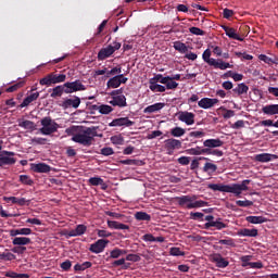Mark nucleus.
<instances>
[{"instance_id": "9d476101", "label": "nucleus", "mask_w": 278, "mask_h": 278, "mask_svg": "<svg viewBox=\"0 0 278 278\" xmlns=\"http://www.w3.org/2000/svg\"><path fill=\"white\" fill-rule=\"evenodd\" d=\"M164 149L167 151V155H174L175 150L181 149V141L175 138H170L164 141Z\"/></svg>"}, {"instance_id": "7c9ffc66", "label": "nucleus", "mask_w": 278, "mask_h": 278, "mask_svg": "<svg viewBox=\"0 0 278 278\" xmlns=\"http://www.w3.org/2000/svg\"><path fill=\"white\" fill-rule=\"evenodd\" d=\"M12 244H14V247H25L31 244V239L27 237H15Z\"/></svg>"}, {"instance_id": "7ed1b4c3", "label": "nucleus", "mask_w": 278, "mask_h": 278, "mask_svg": "<svg viewBox=\"0 0 278 278\" xmlns=\"http://www.w3.org/2000/svg\"><path fill=\"white\" fill-rule=\"evenodd\" d=\"M199 195H181L177 197L176 201L180 207H186V210H197L199 207H207V202L203 200H197Z\"/></svg>"}, {"instance_id": "cd10ccee", "label": "nucleus", "mask_w": 278, "mask_h": 278, "mask_svg": "<svg viewBox=\"0 0 278 278\" xmlns=\"http://www.w3.org/2000/svg\"><path fill=\"white\" fill-rule=\"evenodd\" d=\"M262 112L266 116H275V114H278V104H267L262 108Z\"/></svg>"}, {"instance_id": "1a4fd4ad", "label": "nucleus", "mask_w": 278, "mask_h": 278, "mask_svg": "<svg viewBox=\"0 0 278 278\" xmlns=\"http://www.w3.org/2000/svg\"><path fill=\"white\" fill-rule=\"evenodd\" d=\"M65 86V94H73V92H81L86 90V86L81 83V80H75L72 83L63 84Z\"/></svg>"}, {"instance_id": "b1692460", "label": "nucleus", "mask_w": 278, "mask_h": 278, "mask_svg": "<svg viewBox=\"0 0 278 278\" xmlns=\"http://www.w3.org/2000/svg\"><path fill=\"white\" fill-rule=\"evenodd\" d=\"M88 231V227L86 225L79 224L75 229L70 230L68 236L71 238H77V236H84Z\"/></svg>"}, {"instance_id": "a18cd8bd", "label": "nucleus", "mask_w": 278, "mask_h": 278, "mask_svg": "<svg viewBox=\"0 0 278 278\" xmlns=\"http://www.w3.org/2000/svg\"><path fill=\"white\" fill-rule=\"evenodd\" d=\"M251 260H253V255H243L240 257L241 266L242 268H247V266H251L252 262H250Z\"/></svg>"}, {"instance_id": "4d7b16f0", "label": "nucleus", "mask_w": 278, "mask_h": 278, "mask_svg": "<svg viewBox=\"0 0 278 278\" xmlns=\"http://www.w3.org/2000/svg\"><path fill=\"white\" fill-rule=\"evenodd\" d=\"M205 217V214L201 213V212H191L190 213V218H192V220H204L203 218Z\"/></svg>"}, {"instance_id": "5fc2aeb1", "label": "nucleus", "mask_w": 278, "mask_h": 278, "mask_svg": "<svg viewBox=\"0 0 278 278\" xmlns=\"http://www.w3.org/2000/svg\"><path fill=\"white\" fill-rule=\"evenodd\" d=\"M236 205H238L239 207H251L253 205V201L251 200H237L236 201Z\"/></svg>"}, {"instance_id": "f03ea898", "label": "nucleus", "mask_w": 278, "mask_h": 278, "mask_svg": "<svg viewBox=\"0 0 278 278\" xmlns=\"http://www.w3.org/2000/svg\"><path fill=\"white\" fill-rule=\"evenodd\" d=\"M249 184L251 180L245 179L242 180L241 184H231V185H220V184H210V190H214L215 192H229L230 194H235V197H240L242 192L249 190Z\"/></svg>"}, {"instance_id": "2eb2a0df", "label": "nucleus", "mask_w": 278, "mask_h": 278, "mask_svg": "<svg viewBox=\"0 0 278 278\" xmlns=\"http://www.w3.org/2000/svg\"><path fill=\"white\" fill-rule=\"evenodd\" d=\"M211 262L216 264L217 268H227V266H229V261L223 257L219 253L211 255Z\"/></svg>"}, {"instance_id": "79ce46f5", "label": "nucleus", "mask_w": 278, "mask_h": 278, "mask_svg": "<svg viewBox=\"0 0 278 278\" xmlns=\"http://www.w3.org/2000/svg\"><path fill=\"white\" fill-rule=\"evenodd\" d=\"M121 73H123V70L118 66L113 67L111 71L106 70V77H116V75H122Z\"/></svg>"}, {"instance_id": "6ab92c4d", "label": "nucleus", "mask_w": 278, "mask_h": 278, "mask_svg": "<svg viewBox=\"0 0 278 278\" xmlns=\"http://www.w3.org/2000/svg\"><path fill=\"white\" fill-rule=\"evenodd\" d=\"M222 29H224L228 38H231L232 40H239V42H244V38L236 33V28L223 25Z\"/></svg>"}, {"instance_id": "a211bd4d", "label": "nucleus", "mask_w": 278, "mask_h": 278, "mask_svg": "<svg viewBox=\"0 0 278 278\" xmlns=\"http://www.w3.org/2000/svg\"><path fill=\"white\" fill-rule=\"evenodd\" d=\"M109 103L113 108H127V98L124 94L113 97Z\"/></svg>"}, {"instance_id": "a878e982", "label": "nucleus", "mask_w": 278, "mask_h": 278, "mask_svg": "<svg viewBox=\"0 0 278 278\" xmlns=\"http://www.w3.org/2000/svg\"><path fill=\"white\" fill-rule=\"evenodd\" d=\"M238 236H241L243 238H257V229L253 228V229H249V228H243L240 229L237 232Z\"/></svg>"}, {"instance_id": "774afa93", "label": "nucleus", "mask_w": 278, "mask_h": 278, "mask_svg": "<svg viewBox=\"0 0 278 278\" xmlns=\"http://www.w3.org/2000/svg\"><path fill=\"white\" fill-rule=\"evenodd\" d=\"M244 127V121L239 119L235 124L231 125V129H243Z\"/></svg>"}, {"instance_id": "dca6fc26", "label": "nucleus", "mask_w": 278, "mask_h": 278, "mask_svg": "<svg viewBox=\"0 0 278 278\" xmlns=\"http://www.w3.org/2000/svg\"><path fill=\"white\" fill-rule=\"evenodd\" d=\"M178 121H181L186 125H194V113L188 111L180 112L178 114Z\"/></svg>"}, {"instance_id": "37998d69", "label": "nucleus", "mask_w": 278, "mask_h": 278, "mask_svg": "<svg viewBox=\"0 0 278 278\" xmlns=\"http://www.w3.org/2000/svg\"><path fill=\"white\" fill-rule=\"evenodd\" d=\"M203 170L204 173H216V170H218V166L213 163H205Z\"/></svg>"}, {"instance_id": "8fccbe9b", "label": "nucleus", "mask_w": 278, "mask_h": 278, "mask_svg": "<svg viewBox=\"0 0 278 278\" xmlns=\"http://www.w3.org/2000/svg\"><path fill=\"white\" fill-rule=\"evenodd\" d=\"M90 186H104L105 181L101 177L89 178Z\"/></svg>"}, {"instance_id": "6e6d98bb", "label": "nucleus", "mask_w": 278, "mask_h": 278, "mask_svg": "<svg viewBox=\"0 0 278 278\" xmlns=\"http://www.w3.org/2000/svg\"><path fill=\"white\" fill-rule=\"evenodd\" d=\"M190 34H193V36H205V30L199 28V27H190L189 28Z\"/></svg>"}, {"instance_id": "58836bf2", "label": "nucleus", "mask_w": 278, "mask_h": 278, "mask_svg": "<svg viewBox=\"0 0 278 278\" xmlns=\"http://www.w3.org/2000/svg\"><path fill=\"white\" fill-rule=\"evenodd\" d=\"M175 51H179V53H188V46L181 41L174 42Z\"/></svg>"}, {"instance_id": "a19ab883", "label": "nucleus", "mask_w": 278, "mask_h": 278, "mask_svg": "<svg viewBox=\"0 0 278 278\" xmlns=\"http://www.w3.org/2000/svg\"><path fill=\"white\" fill-rule=\"evenodd\" d=\"M149 89L152 92H166V87L159 85L157 83L150 84Z\"/></svg>"}, {"instance_id": "423d86ee", "label": "nucleus", "mask_w": 278, "mask_h": 278, "mask_svg": "<svg viewBox=\"0 0 278 278\" xmlns=\"http://www.w3.org/2000/svg\"><path fill=\"white\" fill-rule=\"evenodd\" d=\"M66 81V74L50 73L39 80L40 86H53L55 84H64Z\"/></svg>"}, {"instance_id": "20e7f679", "label": "nucleus", "mask_w": 278, "mask_h": 278, "mask_svg": "<svg viewBox=\"0 0 278 278\" xmlns=\"http://www.w3.org/2000/svg\"><path fill=\"white\" fill-rule=\"evenodd\" d=\"M202 60L208 64V66H213L214 68H219V71H227V68H233V65L223 61V59H214L212 58V51L206 49L202 54Z\"/></svg>"}, {"instance_id": "0eeeda50", "label": "nucleus", "mask_w": 278, "mask_h": 278, "mask_svg": "<svg viewBox=\"0 0 278 278\" xmlns=\"http://www.w3.org/2000/svg\"><path fill=\"white\" fill-rule=\"evenodd\" d=\"M204 220H206V223L203 229H212V227H214L217 231H222V229H227L228 227V225L223 222V218L218 217L215 219L214 215H206Z\"/></svg>"}, {"instance_id": "f8f14e48", "label": "nucleus", "mask_w": 278, "mask_h": 278, "mask_svg": "<svg viewBox=\"0 0 278 278\" xmlns=\"http://www.w3.org/2000/svg\"><path fill=\"white\" fill-rule=\"evenodd\" d=\"M128 78L123 74H118L110 78L106 83L108 88H119L121 84H127Z\"/></svg>"}, {"instance_id": "4be33fe9", "label": "nucleus", "mask_w": 278, "mask_h": 278, "mask_svg": "<svg viewBox=\"0 0 278 278\" xmlns=\"http://www.w3.org/2000/svg\"><path fill=\"white\" fill-rule=\"evenodd\" d=\"M30 169L34 173H51V166L47 165V163H38V164H31Z\"/></svg>"}, {"instance_id": "aec40b11", "label": "nucleus", "mask_w": 278, "mask_h": 278, "mask_svg": "<svg viewBox=\"0 0 278 278\" xmlns=\"http://www.w3.org/2000/svg\"><path fill=\"white\" fill-rule=\"evenodd\" d=\"M111 55H114V49L112 45H109L106 48H102L98 53V60L103 61L108 60Z\"/></svg>"}, {"instance_id": "393cba45", "label": "nucleus", "mask_w": 278, "mask_h": 278, "mask_svg": "<svg viewBox=\"0 0 278 278\" xmlns=\"http://www.w3.org/2000/svg\"><path fill=\"white\" fill-rule=\"evenodd\" d=\"M277 154H270V153H261L255 155L256 162H273V160H277Z\"/></svg>"}, {"instance_id": "052dcab7", "label": "nucleus", "mask_w": 278, "mask_h": 278, "mask_svg": "<svg viewBox=\"0 0 278 278\" xmlns=\"http://www.w3.org/2000/svg\"><path fill=\"white\" fill-rule=\"evenodd\" d=\"M218 244H225L226 247H236V242H233V239H231V238L220 239L218 241Z\"/></svg>"}, {"instance_id": "de8ad7c7", "label": "nucleus", "mask_w": 278, "mask_h": 278, "mask_svg": "<svg viewBox=\"0 0 278 278\" xmlns=\"http://www.w3.org/2000/svg\"><path fill=\"white\" fill-rule=\"evenodd\" d=\"M25 86V81H18L15 85L10 86L5 89V92H16V90L23 88Z\"/></svg>"}, {"instance_id": "49530a36", "label": "nucleus", "mask_w": 278, "mask_h": 278, "mask_svg": "<svg viewBox=\"0 0 278 278\" xmlns=\"http://www.w3.org/2000/svg\"><path fill=\"white\" fill-rule=\"evenodd\" d=\"M258 60H261V62H265V64H278V62L276 61V59L269 58L266 54H261L258 56Z\"/></svg>"}, {"instance_id": "2f4dec72", "label": "nucleus", "mask_w": 278, "mask_h": 278, "mask_svg": "<svg viewBox=\"0 0 278 278\" xmlns=\"http://www.w3.org/2000/svg\"><path fill=\"white\" fill-rule=\"evenodd\" d=\"M232 92L238 97H242V94H248L249 86L244 83L238 84V86L232 89Z\"/></svg>"}, {"instance_id": "680f3d73", "label": "nucleus", "mask_w": 278, "mask_h": 278, "mask_svg": "<svg viewBox=\"0 0 278 278\" xmlns=\"http://www.w3.org/2000/svg\"><path fill=\"white\" fill-rule=\"evenodd\" d=\"M190 138H204L205 131L203 130H194L189 132Z\"/></svg>"}, {"instance_id": "9b49d317", "label": "nucleus", "mask_w": 278, "mask_h": 278, "mask_svg": "<svg viewBox=\"0 0 278 278\" xmlns=\"http://www.w3.org/2000/svg\"><path fill=\"white\" fill-rule=\"evenodd\" d=\"M108 244H110V240L108 239H99L98 241H96L94 243H92L89 248V251L91 253H103L105 251V247H108Z\"/></svg>"}, {"instance_id": "c03bdc74", "label": "nucleus", "mask_w": 278, "mask_h": 278, "mask_svg": "<svg viewBox=\"0 0 278 278\" xmlns=\"http://www.w3.org/2000/svg\"><path fill=\"white\" fill-rule=\"evenodd\" d=\"M0 260H4L5 262H12L16 260V255L12 254V252H3L0 253Z\"/></svg>"}, {"instance_id": "13d9d810", "label": "nucleus", "mask_w": 278, "mask_h": 278, "mask_svg": "<svg viewBox=\"0 0 278 278\" xmlns=\"http://www.w3.org/2000/svg\"><path fill=\"white\" fill-rule=\"evenodd\" d=\"M118 257H121V249L115 248L110 252V256L108 260H118Z\"/></svg>"}, {"instance_id": "338daca9", "label": "nucleus", "mask_w": 278, "mask_h": 278, "mask_svg": "<svg viewBox=\"0 0 278 278\" xmlns=\"http://www.w3.org/2000/svg\"><path fill=\"white\" fill-rule=\"evenodd\" d=\"M127 262H140V255L138 254H127L126 255Z\"/></svg>"}, {"instance_id": "6e6552de", "label": "nucleus", "mask_w": 278, "mask_h": 278, "mask_svg": "<svg viewBox=\"0 0 278 278\" xmlns=\"http://www.w3.org/2000/svg\"><path fill=\"white\" fill-rule=\"evenodd\" d=\"M14 155H16V153L12 151H0V167L13 166V164H16V159L14 157Z\"/></svg>"}, {"instance_id": "0e129e2a", "label": "nucleus", "mask_w": 278, "mask_h": 278, "mask_svg": "<svg viewBox=\"0 0 278 278\" xmlns=\"http://www.w3.org/2000/svg\"><path fill=\"white\" fill-rule=\"evenodd\" d=\"M101 155H105L106 157L110 155H114V149L106 147L101 149Z\"/></svg>"}, {"instance_id": "603ef678", "label": "nucleus", "mask_w": 278, "mask_h": 278, "mask_svg": "<svg viewBox=\"0 0 278 278\" xmlns=\"http://www.w3.org/2000/svg\"><path fill=\"white\" fill-rule=\"evenodd\" d=\"M169 254L174 257H182L184 255H186V253L182 252L179 248H170Z\"/></svg>"}, {"instance_id": "e2e57ef3", "label": "nucleus", "mask_w": 278, "mask_h": 278, "mask_svg": "<svg viewBox=\"0 0 278 278\" xmlns=\"http://www.w3.org/2000/svg\"><path fill=\"white\" fill-rule=\"evenodd\" d=\"M31 144H47V138L34 137L31 139Z\"/></svg>"}, {"instance_id": "5701e85b", "label": "nucleus", "mask_w": 278, "mask_h": 278, "mask_svg": "<svg viewBox=\"0 0 278 278\" xmlns=\"http://www.w3.org/2000/svg\"><path fill=\"white\" fill-rule=\"evenodd\" d=\"M49 92H51L50 97L51 99H58L60 97H62L64 94V92L66 93V87L63 85H59L52 89H49Z\"/></svg>"}, {"instance_id": "72a5a7b5", "label": "nucleus", "mask_w": 278, "mask_h": 278, "mask_svg": "<svg viewBox=\"0 0 278 278\" xmlns=\"http://www.w3.org/2000/svg\"><path fill=\"white\" fill-rule=\"evenodd\" d=\"M108 227H110V229H119V230L129 229V225H125L116 220H108Z\"/></svg>"}, {"instance_id": "4468645a", "label": "nucleus", "mask_w": 278, "mask_h": 278, "mask_svg": "<svg viewBox=\"0 0 278 278\" xmlns=\"http://www.w3.org/2000/svg\"><path fill=\"white\" fill-rule=\"evenodd\" d=\"M63 110H68V108H74V110H77L79 105H81V99L77 96H74L73 98H67L62 102Z\"/></svg>"}, {"instance_id": "f257e3e1", "label": "nucleus", "mask_w": 278, "mask_h": 278, "mask_svg": "<svg viewBox=\"0 0 278 278\" xmlns=\"http://www.w3.org/2000/svg\"><path fill=\"white\" fill-rule=\"evenodd\" d=\"M77 131V126H71L65 129V134L67 136H73L72 141L81 144L83 147H92V142H94V138L99 136L97 134V127H87L81 132L75 134Z\"/></svg>"}, {"instance_id": "f3484780", "label": "nucleus", "mask_w": 278, "mask_h": 278, "mask_svg": "<svg viewBox=\"0 0 278 278\" xmlns=\"http://www.w3.org/2000/svg\"><path fill=\"white\" fill-rule=\"evenodd\" d=\"M218 103V99L214 98H202L198 105L199 108H202V110H210L211 108H214Z\"/></svg>"}, {"instance_id": "473e14b6", "label": "nucleus", "mask_w": 278, "mask_h": 278, "mask_svg": "<svg viewBox=\"0 0 278 278\" xmlns=\"http://www.w3.org/2000/svg\"><path fill=\"white\" fill-rule=\"evenodd\" d=\"M247 223H251V225H262L263 223H266V217L264 216H253L250 215L248 217H245Z\"/></svg>"}, {"instance_id": "864d4df0", "label": "nucleus", "mask_w": 278, "mask_h": 278, "mask_svg": "<svg viewBox=\"0 0 278 278\" xmlns=\"http://www.w3.org/2000/svg\"><path fill=\"white\" fill-rule=\"evenodd\" d=\"M188 155H202L201 147L190 148L186 150Z\"/></svg>"}, {"instance_id": "c9c22d12", "label": "nucleus", "mask_w": 278, "mask_h": 278, "mask_svg": "<svg viewBox=\"0 0 278 278\" xmlns=\"http://www.w3.org/2000/svg\"><path fill=\"white\" fill-rule=\"evenodd\" d=\"M87 268H92V263L91 262H85V263H83V264H79V263H77L75 266H74V270H76V273L77 271H79V273H81V271H84V270H87Z\"/></svg>"}, {"instance_id": "39448f33", "label": "nucleus", "mask_w": 278, "mask_h": 278, "mask_svg": "<svg viewBox=\"0 0 278 278\" xmlns=\"http://www.w3.org/2000/svg\"><path fill=\"white\" fill-rule=\"evenodd\" d=\"M40 123L42 127L39 129V131L42 134V136H51L52 134H55L58 129H60V124L53 121L51 116L41 118Z\"/></svg>"}, {"instance_id": "ea45409f", "label": "nucleus", "mask_w": 278, "mask_h": 278, "mask_svg": "<svg viewBox=\"0 0 278 278\" xmlns=\"http://www.w3.org/2000/svg\"><path fill=\"white\" fill-rule=\"evenodd\" d=\"M135 218L136 220H146L149 223V220H151V215H149L147 212L140 211L135 214Z\"/></svg>"}, {"instance_id": "bb28decb", "label": "nucleus", "mask_w": 278, "mask_h": 278, "mask_svg": "<svg viewBox=\"0 0 278 278\" xmlns=\"http://www.w3.org/2000/svg\"><path fill=\"white\" fill-rule=\"evenodd\" d=\"M9 233L11 238H16V236H31V229L30 228L11 229Z\"/></svg>"}, {"instance_id": "4c0bfd02", "label": "nucleus", "mask_w": 278, "mask_h": 278, "mask_svg": "<svg viewBox=\"0 0 278 278\" xmlns=\"http://www.w3.org/2000/svg\"><path fill=\"white\" fill-rule=\"evenodd\" d=\"M121 164H124L126 166H142L143 163L140 160L127 159L122 160Z\"/></svg>"}, {"instance_id": "ddd939ff", "label": "nucleus", "mask_w": 278, "mask_h": 278, "mask_svg": "<svg viewBox=\"0 0 278 278\" xmlns=\"http://www.w3.org/2000/svg\"><path fill=\"white\" fill-rule=\"evenodd\" d=\"M132 125H136V122H132L129 117H119L113 119L109 127H132Z\"/></svg>"}, {"instance_id": "c756f323", "label": "nucleus", "mask_w": 278, "mask_h": 278, "mask_svg": "<svg viewBox=\"0 0 278 278\" xmlns=\"http://www.w3.org/2000/svg\"><path fill=\"white\" fill-rule=\"evenodd\" d=\"M164 105H166V104H164L162 102H157V103L147 106L143 110V112H144V114H153L154 112H160V110H163Z\"/></svg>"}, {"instance_id": "09e8293b", "label": "nucleus", "mask_w": 278, "mask_h": 278, "mask_svg": "<svg viewBox=\"0 0 278 278\" xmlns=\"http://www.w3.org/2000/svg\"><path fill=\"white\" fill-rule=\"evenodd\" d=\"M20 181L24 184V186H34V180L27 175H21Z\"/></svg>"}, {"instance_id": "f704fd0d", "label": "nucleus", "mask_w": 278, "mask_h": 278, "mask_svg": "<svg viewBox=\"0 0 278 278\" xmlns=\"http://www.w3.org/2000/svg\"><path fill=\"white\" fill-rule=\"evenodd\" d=\"M18 127H22L23 129H30L34 131L36 129V124L29 119L18 121Z\"/></svg>"}, {"instance_id": "e433bc0d", "label": "nucleus", "mask_w": 278, "mask_h": 278, "mask_svg": "<svg viewBox=\"0 0 278 278\" xmlns=\"http://www.w3.org/2000/svg\"><path fill=\"white\" fill-rule=\"evenodd\" d=\"M170 135L174 138H181V136L186 135V129L181 128V127H174L170 129Z\"/></svg>"}, {"instance_id": "bf43d9fd", "label": "nucleus", "mask_w": 278, "mask_h": 278, "mask_svg": "<svg viewBox=\"0 0 278 278\" xmlns=\"http://www.w3.org/2000/svg\"><path fill=\"white\" fill-rule=\"evenodd\" d=\"M220 110L225 111V113L223 114L224 118H233V116H236V111H233V110H227L223 106L220 108Z\"/></svg>"}, {"instance_id": "69168bd1", "label": "nucleus", "mask_w": 278, "mask_h": 278, "mask_svg": "<svg viewBox=\"0 0 278 278\" xmlns=\"http://www.w3.org/2000/svg\"><path fill=\"white\" fill-rule=\"evenodd\" d=\"M12 253H17V255H23L27 251L25 247H15L11 249Z\"/></svg>"}, {"instance_id": "412c9836", "label": "nucleus", "mask_w": 278, "mask_h": 278, "mask_svg": "<svg viewBox=\"0 0 278 278\" xmlns=\"http://www.w3.org/2000/svg\"><path fill=\"white\" fill-rule=\"evenodd\" d=\"M223 144H225V142L223 140H220L219 138L206 139L203 142V147H206L207 149H218V148L223 147Z\"/></svg>"}, {"instance_id": "c85d7f7f", "label": "nucleus", "mask_w": 278, "mask_h": 278, "mask_svg": "<svg viewBox=\"0 0 278 278\" xmlns=\"http://www.w3.org/2000/svg\"><path fill=\"white\" fill-rule=\"evenodd\" d=\"M38 97H40V92L30 93L23 100L20 108H27L30 103H34V101H38Z\"/></svg>"}, {"instance_id": "3c124183", "label": "nucleus", "mask_w": 278, "mask_h": 278, "mask_svg": "<svg viewBox=\"0 0 278 278\" xmlns=\"http://www.w3.org/2000/svg\"><path fill=\"white\" fill-rule=\"evenodd\" d=\"M111 112H114V108H112L111 105L108 104H101L100 105V114H111Z\"/></svg>"}]
</instances>
